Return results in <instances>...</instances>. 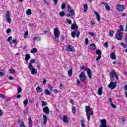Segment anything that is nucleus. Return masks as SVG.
<instances>
[{
    "label": "nucleus",
    "mask_w": 127,
    "mask_h": 127,
    "mask_svg": "<svg viewBox=\"0 0 127 127\" xmlns=\"http://www.w3.org/2000/svg\"><path fill=\"white\" fill-rule=\"evenodd\" d=\"M72 113L75 114V113H76V107L73 106L72 107Z\"/></svg>",
    "instance_id": "obj_45"
},
{
    "label": "nucleus",
    "mask_w": 127,
    "mask_h": 127,
    "mask_svg": "<svg viewBox=\"0 0 127 127\" xmlns=\"http://www.w3.org/2000/svg\"><path fill=\"white\" fill-rule=\"evenodd\" d=\"M98 94L99 96H102V94H103V87H100L98 90Z\"/></svg>",
    "instance_id": "obj_16"
},
{
    "label": "nucleus",
    "mask_w": 127,
    "mask_h": 127,
    "mask_svg": "<svg viewBox=\"0 0 127 127\" xmlns=\"http://www.w3.org/2000/svg\"><path fill=\"white\" fill-rule=\"evenodd\" d=\"M125 91H127V84L124 86Z\"/></svg>",
    "instance_id": "obj_64"
},
{
    "label": "nucleus",
    "mask_w": 127,
    "mask_h": 127,
    "mask_svg": "<svg viewBox=\"0 0 127 127\" xmlns=\"http://www.w3.org/2000/svg\"><path fill=\"white\" fill-rule=\"evenodd\" d=\"M47 103L42 101V106H47Z\"/></svg>",
    "instance_id": "obj_49"
},
{
    "label": "nucleus",
    "mask_w": 127,
    "mask_h": 127,
    "mask_svg": "<svg viewBox=\"0 0 127 127\" xmlns=\"http://www.w3.org/2000/svg\"><path fill=\"white\" fill-rule=\"evenodd\" d=\"M105 8H106V10H111V7H110V5H109L108 4H107L105 6Z\"/></svg>",
    "instance_id": "obj_34"
},
{
    "label": "nucleus",
    "mask_w": 127,
    "mask_h": 127,
    "mask_svg": "<svg viewBox=\"0 0 127 127\" xmlns=\"http://www.w3.org/2000/svg\"><path fill=\"white\" fill-rule=\"evenodd\" d=\"M109 35L111 37L113 36L114 35V31L111 30L109 31Z\"/></svg>",
    "instance_id": "obj_43"
},
{
    "label": "nucleus",
    "mask_w": 127,
    "mask_h": 127,
    "mask_svg": "<svg viewBox=\"0 0 127 127\" xmlns=\"http://www.w3.org/2000/svg\"><path fill=\"white\" fill-rule=\"evenodd\" d=\"M116 38L118 40H122L123 39V33H118L116 35Z\"/></svg>",
    "instance_id": "obj_13"
},
{
    "label": "nucleus",
    "mask_w": 127,
    "mask_h": 127,
    "mask_svg": "<svg viewBox=\"0 0 127 127\" xmlns=\"http://www.w3.org/2000/svg\"><path fill=\"white\" fill-rule=\"evenodd\" d=\"M49 89H50L51 91H53V87L51 85L49 86Z\"/></svg>",
    "instance_id": "obj_57"
},
{
    "label": "nucleus",
    "mask_w": 127,
    "mask_h": 127,
    "mask_svg": "<svg viewBox=\"0 0 127 127\" xmlns=\"http://www.w3.org/2000/svg\"><path fill=\"white\" fill-rule=\"evenodd\" d=\"M3 115V111L0 109V117H2Z\"/></svg>",
    "instance_id": "obj_50"
},
{
    "label": "nucleus",
    "mask_w": 127,
    "mask_h": 127,
    "mask_svg": "<svg viewBox=\"0 0 127 127\" xmlns=\"http://www.w3.org/2000/svg\"><path fill=\"white\" fill-rule=\"evenodd\" d=\"M104 46H105V48H108V47H109V44H108V42H106L104 44Z\"/></svg>",
    "instance_id": "obj_55"
},
{
    "label": "nucleus",
    "mask_w": 127,
    "mask_h": 127,
    "mask_svg": "<svg viewBox=\"0 0 127 127\" xmlns=\"http://www.w3.org/2000/svg\"><path fill=\"white\" fill-rule=\"evenodd\" d=\"M27 104H28V100L27 99H26L23 101V105H24V106H27Z\"/></svg>",
    "instance_id": "obj_33"
},
{
    "label": "nucleus",
    "mask_w": 127,
    "mask_h": 127,
    "mask_svg": "<svg viewBox=\"0 0 127 127\" xmlns=\"http://www.w3.org/2000/svg\"><path fill=\"white\" fill-rule=\"evenodd\" d=\"M0 98H1L2 99H5V97L4 96V95L0 93Z\"/></svg>",
    "instance_id": "obj_51"
},
{
    "label": "nucleus",
    "mask_w": 127,
    "mask_h": 127,
    "mask_svg": "<svg viewBox=\"0 0 127 127\" xmlns=\"http://www.w3.org/2000/svg\"><path fill=\"white\" fill-rule=\"evenodd\" d=\"M43 2H44V4H47V5H49V2H48V1H47V0H43Z\"/></svg>",
    "instance_id": "obj_48"
},
{
    "label": "nucleus",
    "mask_w": 127,
    "mask_h": 127,
    "mask_svg": "<svg viewBox=\"0 0 127 127\" xmlns=\"http://www.w3.org/2000/svg\"><path fill=\"white\" fill-rule=\"evenodd\" d=\"M87 73L88 74L89 78H92V71H91V69H90V68H88L87 69Z\"/></svg>",
    "instance_id": "obj_17"
},
{
    "label": "nucleus",
    "mask_w": 127,
    "mask_h": 127,
    "mask_svg": "<svg viewBox=\"0 0 127 127\" xmlns=\"http://www.w3.org/2000/svg\"><path fill=\"white\" fill-rule=\"evenodd\" d=\"M81 70H85L86 69V66H82L81 67Z\"/></svg>",
    "instance_id": "obj_61"
},
{
    "label": "nucleus",
    "mask_w": 127,
    "mask_h": 127,
    "mask_svg": "<svg viewBox=\"0 0 127 127\" xmlns=\"http://www.w3.org/2000/svg\"><path fill=\"white\" fill-rule=\"evenodd\" d=\"M45 93L47 96L50 95V91L47 89H45Z\"/></svg>",
    "instance_id": "obj_30"
},
{
    "label": "nucleus",
    "mask_w": 127,
    "mask_h": 127,
    "mask_svg": "<svg viewBox=\"0 0 127 127\" xmlns=\"http://www.w3.org/2000/svg\"><path fill=\"white\" fill-rule=\"evenodd\" d=\"M4 76V72L3 71H0V77Z\"/></svg>",
    "instance_id": "obj_53"
},
{
    "label": "nucleus",
    "mask_w": 127,
    "mask_h": 127,
    "mask_svg": "<svg viewBox=\"0 0 127 127\" xmlns=\"http://www.w3.org/2000/svg\"><path fill=\"white\" fill-rule=\"evenodd\" d=\"M71 15H74L71 14V13H67V14H66L67 17H70V16H71Z\"/></svg>",
    "instance_id": "obj_58"
},
{
    "label": "nucleus",
    "mask_w": 127,
    "mask_h": 127,
    "mask_svg": "<svg viewBox=\"0 0 127 127\" xmlns=\"http://www.w3.org/2000/svg\"><path fill=\"white\" fill-rule=\"evenodd\" d=\"M30 52L31 53H36L37 52V49L34 48L31 50Z\"/></svg>",
    "instance_id": "obj_27"
},
{
    "label": "nucleus",
    "mask_w": 127,
    "mask_h": 127,
    "mask_svg": "<svg viewBox=\"0 0 127 127\" xmlns=\"http://www.w3.org/2000/svg\"><path fill=\"white\" fill-rule=\"evenodd\" d=\"M85 112L86 113V117L87 118L88 121H89L91 119V116H93L94 111L91 109L90 106H86Z\"/></svg>",
    "instance_id": "obj_1"
},
{
    "label": "nucleus",
    "mask_w": 127,
    "mask_h": 127,
    "mask_svg": "<svg viewBox=\"0 0 127 127\" xmlns=\"http://www.w3.org/2000/svg\"><path fill=\"white\" fill-rule=\"evenodd\" d=\"M59 15L63 17L64 15H66V13L64 11H62L61 12L59 13Z\"/></svg>",
    "instance_id": "obj_23"
},
{
    "label": "nucleus",
    "mask_w": 127,
    "mask_h": 127,
    "mask_svg": "<svg viewBox=\"0 0 127 127\" xmlns=\"http://www.w3.org/2000/svg\"><path fill=\"white\" fill-rule=\"evenodd\" d=\"M30 59V55L29 54L25 55V61L26 62H28V60Z\"/></svg>",
    "instance_id": "obj_20"
},
{
    "label": "nucleus",
    "mask_w": 127,
    "mask_h": 127,
    "mask_svg": "<svg viewBox=\"0 0 127 127\" xmlns=\"http://www.w3.org/2000/svg\"><path fill=\"white\" fill-rule=\"evenodd\" d=\"M81 127H85V124L84 123V122H82V123H81Z\"/></svg>",
    "instance_id": "obj_63"
},
{
    "label": "nucleus",
    "mask_w": 127,
    "mask_h": 127,
    "mask_svg": "<svg viewBox=\"0 0 127 127\" xmlns=\"http://www.w3.org/2000/svg\"><path fill=\"white\" fill-rule=\"evenodd\" d=\"M111 106L112 108H113V109H117V106H116V105L114 104L113 103V102H111Z\"/></svg>",
    "instance_id": "obj_42"
},
{
    "label": "nucleus",
    "mask_w": 127,
    "mask_h": 127,
    "mask_svg": "<svg viewBox=\"0 0 127 127\" xmlns=\"http://www.w3.org/2000/svg\"><path fill=\"white\" fill-rule=\"evenodd\" d=\"M66 7V4L65 3H63L61 6L62 9H64Z\"/></svg>",
    "instance_id": "obj_40"
},
{
    "label": "nucleus",
    "mask_w": 127,
    "mask_h": 127,
    "mask_svg": "<svg viewBox=\"0 0 127 127\" xmlns=\"http://www.w3.org/2000/svg\"><path fill=\"white\" fill-rule=\"evenodd\" d=\"M90 48L92 50H95L96 49V45L94 44H91L90 46Z\"/></svg>",
    "instance_id": "obj_25"
},
{
    "label": "nucleus",
    "mask_w": 127,
    "mask_h": 127,
    "mask_svg": "<svg viewBox=\"0 0 127 127\" xmlns=\"http://www.w3.org/2000/svg\"><path fill=\"white\" fill-rule=\"evenodd\" d=\"M29 120V127H32V120H31V118H30L28 119Z\"/></svg>",
    "instance_id": "obj_26"
},
{
    "label": "nucleus",
    "mask_w": 127,
    "mask_h": 127,
    "mask_svg": "<svg viewBox=\"0 0 127 127\" xmlns=\"http://www.w3.org/2000/svg\"><path fill=\"white\" fill-rule=\"evenodd\" d=\"M94 12L95 14L96 15V18L98 21H101V16L100 15V14H99V12L96 11H94Z\"/></svg>",
    "instance_id": "obj_14"
},
{
    "label": "nucleus",
    "mask_w": 127,
    "mask_h": 127,
    "mask_svg": "<svg viewBox=\"0 0 127 127\" xmlns=\"http://www.w3.org/2000/svg\"><path fill=\"white\" fill-rule=\"evenodd\" d=\"M66 20L67 23H68V24H72V21L71 20V19H66Z\"/></svg>",
    "instance_id": "obj_44"
},
{
    "label": "nucleus",
    "mask_w": 127,
    "mask_h": 127,
    "mask_svg": "<svg viewBox=\"0 0 127 127\" xmlns=\"http://www.w3.org/2000/svg\"><path fill=\"white\" fill-rule=\"evenodd\" d=\"M43 120H44V125H46V123H47V117L46 115H43Z\"/></svg>",
    "instance_id": "obj_21"
},
{
    "label": "nucleus",
    "mask_w": 127,
    "mask_h": 127,
    "mask_svg": "<svg viewBox=\"0 0 127 127\" xmlns=\"http://www.w3.org/2000/svg\"><path fill=\"white\" fill-rule=\"evenodd\" d=\"M96 53L97 55H102V52L100 50H97Z\"/></svg>",
    "instance_id": "obj_35"
},
{
    "label": "nucleus",
    "mask_w": 127,
    "mask_h": 127,
    "mask_svg": "<svg viewBox=\"0 0 127 127\" xmlns=\"http://www.w3.org/2000/svg\"><path fill=\"white\" fill-rule=\"evenodd\" d=\"M123 30H124V27H123V26H121L120 29L118 30V33H122V31H123Z\"/></svg>",
    "instance_id": "obj_31"
},
{
    "label": "nucleus",
    "mask_w": 127,
    "mask_h": 127,
    "mask_svg": "<svg viewBox=\"0 0 127 127\" xmlns=\"http://www.w3.org/2000/svg\"><path fill=\"white\" fill-rule=\"evenodd\" d=\"M10 31H11V30L10 28H8V29L6 30V33H9V32H10Z\"/></svg>",
    "instance_id": "obj_60"
},
{
    "label": "nucleus",
    "mask_w": 127,
    "mask_h": 127,
    "mask_svg": "<svg viewBox=\"0 0 127 127\" xmlns=\"http://www.w3.org/2000/svg\"><path fill=\"white\" fill-rule=\"evenodd\" d=\"M20 127H25V126H24V123L23 122H21Z\"/></svg>",
    "instance_id": "obj_54"
},
{
    "label": "nucleus",
    "mask_w": 127,
    "mask_h": 127,
    "mask_svg": "<svg viewBox=\"0 0 127 127\" xmlns=\"http://www.w3.org/2000/svg\"><path fill=\"white\" fill-rule=\"evenodd\" d=\"M110 57L111 58V59L115 60V59H116V54H115V53H112L110 56Z\"/></svg>",
    "instance_id": "obj_18"
},
{
    "label": "nucleus",
    "mask_w": 127,
    "mask_h": 127,
    "mask_svg": "<svg viewBox=\"0 0 127 127\" xmlns=\"http://www.w3.org/2000/svg\"><path fill=\"white\" fill-rule=\"evenodd\" d=\"M79 78L80 79V81L82 82H85V81H86V76H85V73L83 72H81L79 74Z\"/></svg>",
    "instance_id": "obj_6"
},
{
    "label": "nucleus",
    "mask_w": 127,
    "mask_h": 127,
    "mask_svg": "<svg viewBox=\"0 0 127 127\" xmlns=\"http://www.w3.org/2000/svg\"><path fill=\"white\" fill-rule=\"evenodd\" d=\"M9 72L11 74H13V73L15 72V70H13V69H10L9 70Z\"/></svg>",
    "instance_id": "obj_52"
},
{
    "label": "nucleus",
    "mask_w": 127,
    "mask_h": 127,
    "mask_svg": "<svg viewBox=\"0 0 127 127\" xmlns=\"http://www.w3.org/2000/svg\"><path fill=\"white\" fill-rule=\"evenodd\" d=\"M43 112L45 113L46 115H49V108L48 107H45L43 109Z\"/></svg>",
    "instance_id": "obj_12"
},
{
    "label": "nucleus",
    "mask_w": 127,
    "mask_h": 127,
    "mask_svg": "<svg viewBox=\"0 0 127 127\" xmlns=\"http://www.w3.org/2000/svg\"><path fill=\"white\" fill-rule=\"evenodd\" d=\"M28 67L32 75H35V74L37 73V70L34 68V67L33 66V65H31V64H29Z\"/></svg>",
    "instance_id": "obj_3"
},
{
    "label": "nucleus",
    "mask_w": 127,
    "mask_h": 127,
    "mask_svg": "<svg viewBox=\"0 0 127 127\" xmlns=\"http://www.w3.org/2000/svg\"><path fill=\"white\" fill-rule=\"evenodd\" d=\"M33 39H34V40H36V41H40V38L36 37H34V38H33Z\"/></svg>",
    "instance_id": "obj_46"
},
{
    "label": "nucleus",
    "mask_w": 127,
    "mask_h": 127,
    "mask_svg": "<svg viewBox=\"0 0 127 127\" xmlns=\"http://www.w3.org/2000/svg\"><path fill=\"white\" fill-rule=\"evenodd\" d=\"M121 46L123 47L124 48H127V45H126V44H125L124 43H123V42H121Z\"/></svg>",
    "instance_id": "obj_39"
},
{
    "label": "nucleus",
    "mask_w": 127,
    "mask_h": 127,
    "mask_svg": "<svg viewBox=\"0 0 127 127\" xmlns=\"http://www.w3.org/2000/svg\"><path fill=\"white\" fill-rule=\"evenodd\" d=\"M109 88H110L112 90L116 88L117 87V82H111L108 85Z\"/></svg>",
    "instance_id": "obj_5"
},
{
    "label": "nucleus",
    "mask_w": 127,
    "mask_h": 127,
    "mask_svg": "<svg viewBox=\"0 0 127 127\" xmlns=\"http://www.w3.org/2000/svg\"><path fill=\"white\" fill-rule=\"evenodd\" d=\"M63 122L66 124H68V117L64 115L63 117Z\"/></svg>",
    "instance_id": "obj_19"
},
{
    "label": "nucleus",
    "mask_w": 127,
    "mask_h": 127,
    "mask_svg": "<svg viewBox=\"0 0 127 127\" xmlns=\"http://www.w3.org/2000/svg\"><path fill=\"white\" fill-rule=\"evenodd\" d=\"M84 10V12H86V11H87V10H88V5H87V4H85L83 5Z\"/></svg>",
    "instance_id": "obj_29"
},
{
    "label": "nucleus",
    "mask_w": 127,
    "mask_h": 127,
    "mask_svg": "<svg viewBox=\"0 0 127 127\" xmlns=\"http://www.w3.org/2000/svg\"><path fill=\"white\" fill-rule=\"evenodd\" d=\"M101 58H102V55H98L96 58V61H99Z\"/></svg>",
    "instance_id": "obj_47"
},
{
    "label": "nucleus",
    "mask_w": 127,
    "mask_h": 127,
    "mask_svg": "<svg viewBox=\"0 0 127 127\" xmlns=\"http://www.w3.org/2000/svg\"><path fill=\"white\" fill-rule=\"evenodd\" d=\"M116 9L119 10V11H123V10L125 9V6H124V5L121 4L117 5L116 6Z\"/></svg>",
    "instance_id": "obj_10"
},
{
    "label": "nucleus",
    "mask_w": 127,
    "mask_h": 127,
    "mask_svg": "<svg viewBox=\"0 0 127 127\" xmlns=\"http://www.w3.org/2000/svg\"><path fill=\"white\" fill-rule=\"evenodd\" d=\"M34 101V99H33L29 100V103H33Z\"/></svg>",
    "instance_id": "obj_59"
},
{
    "label": "nucleus",
    "mask_w": 127,
    "mask_h": 127,
    "mask_svg": "<svg viewBox=\"0 0 127 127\" xmlns=\"http://www.w3.org/2000/svg\"><path fill=\"white\" fill-rule=\"evenodd\" d=\"M100 122L101 124L99 126V127H108L107 126V121L105 119L101 120Z\"/></svg>",
    "instance_id": "obj_8"
},
{
    "label": "nucleus",
    "mask_w": 127,
    "mask_h": 127,
    "mask_svg": "<svg viewBox=\"0 0 127 127\" xmlns=\"http://www.w3.org/2000/svg\"><path fill=\"white\" fill-rule=\"evenodd\" d=\"M79 35H80V32L78 31V30H77V32H76V37L77 38L79 37Z\"/></svg>",
    "instance_id": "obj_56"
},
{
    "label": "nucleus",
    "mask_w": 127,
    "mask_h": 127,
    "mask_svg": "<svg viewBox=\"0 0 127 127\" xmlns=\"http://www.w3.org/2000/svg\"><path fill=\"white\" fill-rule=\"evenodd\" d=\"M73 71V67H71L70 70L68 71V76L70 77L72 76V71Z\"/></svg>",
    "instance_id": "obj_22"
},
{
    "label": "nucleus",
    "mask_w": 127,
    "mask_h": 127,
    "mask_svg": "<svg viewBox=\"0 0 127 127\" xmlns=\"http://www.w3.org/2000/svg\"><path fill=\"white\" fill-rule=\"evenodd\" d=\"M27 36H28V32L27 31L25 32L24 34V38H27Z\"/></svg>",
    "instance_id": "obj_38"
},
{
    "label": "nucleus",
    "mask_w": 127,
    "mask_h": 127,
    "mask_svg": "<svg viewBox=\"0 0 127 127\" xmlns=\"http://www.w3.org/2000/svg\"><path fill=\"white\" fill-rule=\"evenodd\" d=\"M116 74L117 72L114 69H113L110 74L111 79H113V78H114V76H116Z\"/></svg>",
    "instance_id": "obj_15"
},
{
    "label": "nucleus",
    "mask_w": 127,
    "mask_h": 127,
    "mask_svg": "<svg viewBox=\"0 0 127 127\" xmlns=\"http://www.w3.org/2000/svg\"><path fill=\"white\" fill-rule=\"evenodd\" d=\"M66 51H70V52H74L75 51V49H74V47L72 46L71 45H68L67 46V48L66 49Z\"/></svg>",
    "instance_id": "obj_9"
},
{
    "label": "nucleus",
    "mask_w": 127,
    "mask_h": 127,
    "mask_svg": "<svg viewBox=\"0 0 127 127\" xmlns=\"http://www.w3.org/2000/svg\"><path fill=\"white\" fill-rule=\"evenodd\" d=\"M88 43H89V41H88V38H86L85 39V44H88Z\"/></svg>",
    "instance_id": "obj_62"
},
{
    "label": "nucleus",
    "mask_w": 127,
    "mask_h": 127,
    "mask_svg": "<svg viewBox=\"0 0 127 127\" xmlns=\"http://www.w3.org/2000/svg\"><path fill=\"white\" fill-rule=\"evenodd\" d=\"M37 92H42V91H43V89H42L41 88H40V87L38 86L36 89Z\"/></svg>",
    "instance_id": "obj_28"
},
{
    "label": "nucleus",
    "mask_w": 127,
    "mask_h": 127,
    "mask_svg": "<svg viewBox=\"0 0 127 127\" xmlns=\"http://www.w3.org/2000/svg\"><path fill=\"white\" fill-rule=\"evenodd\" d=\"M26 13L28 15H30L31 14V10L30 9L27 10Z\"/></svg>",
    "instance_id": "obj_37"
},
{
    "label": "nucleus",
    "mask_w": 127,
    "mask_h": 127,
    "mask_svg": "<svg viewBox=\"0 0 127 127\" xmlns=\"http://www.w3.org/2000/svg\"><path fill=\"white\" fill-rule=\"evenodd\" d=\"M76 32H78V31H73L71 32V36L73 37V38H75V37H76Z\"/></svg>",
    "instance_id": "obj_24"
},
{
    "label": "nucleus",
    "mask_w": 127,
    "mask_h": 127,
    "mask_svg": "<svg viewBox=\"0 0 127 127\" xmlns=\"http://www.w3.org/2000/svg\"><path fill=\"white\" fill-rule=\"evenodd\" d=\"M29 62L30 63L29 64H31V65H32V64L35 63V59H32V60H30Z\"/></svg>",
    "instance_id": "obj_36"
},
{
    "label": "nucleus",
    "mask_w": 127,
    "mask_h": 127,
    "mask_svg": "<svg viewBox=\"0 0 127 127\" xmlns=\"http://www.w3.org/2000/svg\"><path fill=\"white\" fill-rule=\"evenodd\" d=\"M5 19L8 23H11V19H10V13L9 11H7L5 15Z\"/></svg>",
    "instance_id": "obj_4"
},
{
    "label": "nucleus",
    "mask_w": 127,
    "mask_h": 127,
    "mask_svg": "<svg viewBox=\"0 0 127 127\" xmlns=\"http://www.w3.org/2000/svg\"><path fill=\"white\" fill-rule=\"evenodd\" d=\"M70 28L71 30H74L73 31H78V25L76 23L72 24Z\"/></svg>",
    "instance_id": "obj_7"
},
{
    "label": "nucleus",
    "mask_w": 127,
    "mask_h": 127,
    "mask_svg": "<svg viewBox=\"0 0 127 127\" xmlns=\"http://www.w3.org/2000/svg\"><path fill=\"white\" fill-rule=\"evenodd\" d=\"M21 91H22V89H21V87L20 86H18V93L19 94L20 93H21Z\"/></svg>",
    "instance_id": "obj_41"
},
{
    "label": "nucleus",
    "mask_w": 127,
    "mask_h": 127,
    "mask_svg": "<svg viewBox=\"0 0 127 127\" xmlns=\"http://www.w3.org/2000/svg\"><path fill=\"white\" fill-rule=\"evenodd\" d=\"M11 40H12V37L9 36L7 38V41H8V42H9V43H10V44H11Z\"/></svg>",
    "instance_id": "obj_32"
},
{
    "label": "nucleus",
    "mask_w": 127,
    "mask_h": 127,
    "mask_svg": "<svg viewBox=\"0 0 127 127\" xmlns=\"http://www.w3.org/2000/svg\"><path fill=\"white\" fill-rule=\"evenodd\" d=\"M54 34L56 38L55 41L57 42H59V40L57 38L60 36V31H59L58 28H56L54 29Z\"/></svg>",
    "instance_id": "obj_2"
},
{
    "label": "nucleus",
    "mask_w": 127,
    "mask_h": 127,
    "mask_svg": "<svg viewBox=\"0 0 127 127\" xmlns=\"http://www.w3.org/2000/svg\"><path fill=\"white\" fill-rule=\"evenodd\" d=\"M68 11L69 13H71V14L75 15V11H74V9H72V7L70 5H68Z\"/></svg>",
    "instance_id": "obj_11"
}]
</instances>
